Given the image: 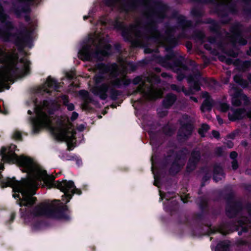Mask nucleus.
<instances>
[{
    "mask_svg": "<svg viewBox=\"0 0 251 251\" xmlns=\"http://www.w3.org/2000/svg\"><path fill=\"white\" fill-rule=\"evenodd\" d=\"M18 151L15 145H11L7 148L2 147L0 154L4 162L16 163L19 165L23 172L27 173L28 177L17 181L15 178H7L1 181L2 187H11L14 198H18L20 206H28L32 205L36 198L33 197L38 186L43 181L45 184L50 188L56 187L64 193L62 201L68 202L74 194L80 195L81 191L76 189L73 181L63 180L54 181L52 176H49L46 172L29 157L21 155L18 156L16 151Z\"/></svg>",
    "mask_w": 251,
    "mask_h": 251,
    "instance_id": "1",
    "label": "nucleus"
},
{
    "mask_svg": "<svg viewBox=\"0 0 251 251\" xmlns=\"http://www.w3.org/2000/svg\"><path fill=\"white\" fill-rule=\"evenodd\" d=\"M33 104L35 116L30 120L32 132L36 133L44 127L49 128L57 140L65 141L69 150H72L75 143V132L68 119L59 120L55 126H51V115L59 108V104L54 100H44L38 104L33 101Z\"/></svg>",
    "mask_w": 251,
    "mask_h": 251,
    "instance_id": "2",
    "label": "nucleus"
},
{
    "mask_svg": "<svg viewBox=\"0 0 251 251\" xmlns=\"http://www.w3.org/2000/svg\"><path fill=\"white\" fill-rule=\"evenodd\" d=\"M95 72L96 84L92 91L103 100L107 98V93L112 99H116L118 93L114 87L127 85L130 83L126 77L125 72L118 73V67L115 64L110 66L100 64L95 69Z\"/></svg>",
    "mask_w": 251,
    "mask_h": 251,
    "instance_id": "3",
    "label": "nucleus"
},
{
    "mask_svg": "<svg viewBox=\"0 0 251 251\" xmlns=\"http://www.w3.org/2000/svg\"><path fill=\"white\" fill-rule=\"evenodd\" d=\"M111 53L110 46L103 35L97 32L90 35L85 40L79 50V58L86 61H97L102 59Z\"/></svg>",
    "mask_w": 251,
    "mask_h": 251,
    "instance_id": "4",
    "label": "nucleus"
},
{
    "mask_svg": "<svg viewBox=\"0 0 251 251\" xmlns=\"http://www.w3.org/2000/svg\"><path fill=\"white\" fill-rule=\"evenodd\" d=\"M18 58L15 53L7 54L0 49V92L5 88L9 89L6 82L12 81L13 76L21 77L25 75V58L18 64Z\"/></svg>",
    "mask_w": 251,
    "mask_h": 251,
    "instance_id": "5",
    "label": "nucleus"
},
{
    "mask_svg": "<svg viewBox=\"0 0 251 251\" xmlns=\"http://www.w3.org/2000/svg\"><path fill=\"white\" fill-rule=\"evenodd\" d=\"M58 201H55L51 204L42 203L36 206L29 216V219H34L42 216H52L58 219H67L68 217L64 216L62 212L67 210V206L61 207ZM28 218L25 217L26 222Z\"/></svg>",
    "mask_w": 251,
    "mask_h": 251,
    "instance_id": "6",
    "label": "nucleus"
},
{
    "mask_svg": "<svg viewBox=\"0 0 251 251\" xmlns=\"http://www.w3.org/2000/svg\"><path fill=\"white\" fill-rule=\"evenodd\" d=\"M133 83L136 85L139 84L136 93L140 92L144 94V97L149 100H153L160 97L162 95V91L161 89H154L152 87L146 88L145 79L140 76L135 78Z\"/></svg>",
    "mask_w": 251,
    "mask_h": 251,
    "instance_id": "7",
    "label": "nucleus"
},
{
    "mask_svg": "<svg viewBox=\"0 0 251 251\" xmlns=\"http://www.w3.org/2000/svg\"><path fill=\"white\" fill-rule=\"evenodd\" d=\"M246 116L251 119V110L246 113L244 110L242 109H232L228 113L229 119L233 121L241 119Z\"/></svg>",
    "mask_w": 251,
    "mask_h": 251,
    "instance_id": "8",
    "label": "nucleus"
},
{
    "mask_svg": "<svg viewBox=\"0 0 251 251\" xmlns=\"http://www.w3.org/2000/svg\"><path fill=\"white\" fill-rule=\"evenodd\" d=\"M58 88V84L54 78L49 76L47 79L45 83L41 87V91L49 93L53 90H56Z\"/></svg>",
    "mask_w": 251,
    "mask_h": 251,
    "instance_id": "9",
    "label": "nucleus"
},
{
    "mask_svg": "<svg viewBox=\"0 0 251 251\" xmlns=\"http://www.w3.org/2000/svg\"><path fill=\"white\" fill-rule=\"evenodd\" d=\"M104 3L108 6H117L122 11L129 9L125 0H103Z\"/></svg>",
    "mask_w": 251,
    "mask_h": 251,
    "instance_id": "10",
    "label": "nucleus"
},
{
    "mask_svg": "<svg viewBox=\"0 0 251 251\" xmlns=\"http://www.w3.org/2000/svg\"><path fill=\"white\" fill-rule=\"evenodd\" d=\"M229 93L232 96V103L235 106H238L241 104L240 100L242 98H247L245 96L242 95L240 92L233 86L230 89Z\"/></svg>",
    "mask_w": 251,
    "mask_h": 251,
    "instance_id": "11",
    "label": "nucleus"
},
{
    "mask_svg": "<svg viewBox=\"0 0 251 251\" xmlns=\"http://www.w3.org/2000/svg\"><path fill=\"white\" fill-rule=\"evenodd\" d=\"M200 152L198 151H194L192 153L191 157L187 165V170L188 171H191L194 169L196 163L200 159Z\"/></svg>",
    "mask_w": 251,
    "mask_h": 251,
    "instance_id": "12",
    "label": "nucleus"
},
{
    "mask_svg": "<svg viewBox=\"0 0 251 251\" xmlns=\"http://www.w3.org/2000/svg\"><path fill=\"white\" fill-rule=\"evenodd\" d=\"M202 97L205 98L201 106V110L202 112L209 111L211 109L212 105V100L207 92L202 93Z\"/></svg>",
    "mask_w": 251,
    "mask_h": 251,
    "instance_id": "13",
    "label": "nucleus"
},
{
    "mask_svg": "<svg viewBox=\"0 0 251 251\" xmlns=\"http://www.w3.org/2000/svg\"><path fill=\"white\" fill-rule=\"evenodd\" d=\"M202 81H204V79L201 77L200 76H198V77L196 78V80L194 78L192 79L190 78H189V82L192 87V91H199L200 89V87L198 84V82H201Z\"/></svg>",
    "mask_w": 251,
    "mask_h": 251,
    "instance_id": "14",
    "label": "nucleus"
},
{
    "mask_svg": "<svg viewBox=\"0 0 251 251\" xmlns=\"http://www.w3.org/2000/svg\"><path fill=\"white\" fill-rule=\"evenodd\" d=\"M176 100V97L172 94L168 95L164 100V105L166 107L172 105Z\"/></svg>",
    "mask_w": 251,
    "mask_h": 251,
    "instance_id": "15",
    "label": "nucleus"
},
{
    "mask_svg": "<svg viewBox=\"0 0 251 251\" xmlns=\"http://www.w3.org/2000/svg\"><path fill=\"white\" fill-rule=\"evenodd\" d=\"M229 243L227 242H221L217 245L215 251H227Z\"/></svg>",
    "mask_w": 251,
    "mask_h": 251,
    "instance_id": "16",
    "label": "nucleus"
},
{
    "mask_svg": "<svg viewBox=\"0 0 251 251\" xmlns=\"http://www.w3.org/2000/svg\"><path fill=\"white\" fill-rule=\"evenodd\" d=\"M61 99L63 100V104L67 106L68 110L72 111L74 109V104L72 103H69L68 98L66 96H62Z\"/></svg>",
    "mask_w": 251,
    "mask_h": 251,
    "instance_id": "17",
    "label": "nucleus"
},
{
    "mask_svg": "<svg viewBox=\"0 0 251 251\" xmlns=\"http://www.w3.org/2000/svg\"><path fill=\"white\" fill-rule=\"evenodd\" d=\"M79 95L82 97L86 103H88L91 101V99L90 98L89 93L87 91L81 90L79 92Z\"/></svg>",
    "mask_w": 251,
    "mask_h": 251,
    "instance_id": "18",
    "label": "nucleus"
},
{
    "mask_svg": "<svg viewBox=\"0 0 251 251\" xmlns=\"http://www.w3.org/2000/svg\"><path fill=\"white\" fill-rule=\"evenodd\" d=\"M151 163H152V167H151V169H152V173L153 174V176H154V185L155 186H156L157 187H159V177L158 176H157V175L155 174V173H154V171L153 170V157L151 158Z\"/></svg>",
    "mask_w": 251,
    "mask_h": 251,
    "instance_id": "19",
    "label": "nucleus"
},
{
    "mask_svg": "<svg viewBox=\"0 0 251 251\" xmlns=\"http://www.w3.org/2000/svg\"><path fill=\"white\" fill-rule=\"evenodd\" d=\"M234 79L235 82L239 83L241 86L244 87L247 86V82L240 78V76L236 75L234 77Z\"/></svg>",
    "mask_w": 251,
    "mask_h": 251,
    "instance_id": "20",
    "label": "nucleus"
},
{
    "mask_svg": "<svg viewBox=\"0 0 251 251\" xmlns=\"http://www.w3.org/2000/svg\"><path fill=\"white\" fill-rule=\"evenodd\" d=\"M209 129V126L207 125L203 124L201 126V127L199 129V134L201 136H204V133Z\"/></svg>",
    "mask_w": 251,
    "mask_h": 251,
    "instance_id": "21",
    "label": "nucleus"
},
{
    "mask_svg": "<svg viewBox=\"0 0 251 251\" xmlns=\"http://www.w3.org/2000/svg\"><path fill=\"white\" fill-rule=\"evenodd\" d=\"M251 68V60L247 61L243 63V71L248 70Z\"/></svg>",
    "mask_w": 251,
    "mask_h": 251,
    "instance_id": "22",
    "label": "nucleus"
},
{
    "mask_svg": "<svg viewBox=\"0 0 251 251\" xmlns=\"http://www.w3.org/2000/svg\"><path fill=\"white\" fill-rule=\"evenodd\" d=\"M124 68H125L126 70H130L133 71L136 68V66L132 63H128L126 66L124 65Z\"/></svg>",
    "mask_w": 251,
    "mask_h": 251,
    "instance_id": "23",
    "label": "nucleus"
},
{
    "mask_svg": "<svg viewBox=\"0 0 251 251\" xmlns=\"http://www.w3.org/2000/svg\"><path fill=\"white\" fill-rule=\"evenodd\" d=\"M27 38L25 37L24 38L21 39L20 41H17L16 42V44L18 45L21 44L22 47H24L26 46V41L27 40Z\"/></svg>",
    "mask_w": 251,
    "mask_h": 251,
    "instance_id": "24",
    "label": "nucleus"
},
{
    "mask_svg": "<svg viewBox=\"0 0 251 251\" xmlns=\"http://www.w3.org/2000/svg\"><path fill=\"white\" fill-rule=\"evenodd\" d=\"M223 177V174L222 172L218 174L215 173L213 176V179L215 181H218L219 180L221 179Z\"/></svg>",
    "mask_w": 251,
    "mask_h": 251,
    "instance_id": "25",
    "label": "nucleus"
},
{
    "mask_svg": "<svg viewBox=\"0 0 251 251\" xmlns=\"http://www.w3.org/2000/svg\"><path fill=\"white\" fill-rule=\"evenodd\" d=\"M6 20V16L3 12L1 7L0 6V20L2 23H4Z\"/></svg>",
    "mask_w": 251,
    "mask_h": 251,
    "instance_id": "26",
    "label": "nucleus"
},
{
    "mask_svg": "<svg viewBox=\"0 0 251 251\" xmlns=\"http://www.w3.org/2000/svg\"><path fill=\"white\" fill-rule=\"evenodd\" d=\"M13 138L16 140H19L21 137V133L20 131H15L13 133Z\"/></svg>",
    "mask_w": 251,
    "mask_h": 251,
    "instance_id": "27",
    "label": "nucleus"
},
{
    "mask_svg": "<svg viewBox=\"0 0 251 251\" xmlns=\"http://www.w3.org/2000/svg\"><path fill=\"white\" fill-rule=\"evenodd\" d=\"M138 26L136 25H131L130 27V28H129V32L131 33H135V34H136V31L138 29Z\"/></svg>",
    "mask_w": 251,
    "mask_h": 251,
    "instance_id": "28",
    "label": "nucleus"
},
{
    "mask_svg": "<svg viewBox=\"0 0 251 251\" xmlns=\"http://www.w3.org/2000/svg\"><path fill=\"white\" fill-rule=\"evenodd\" d=\"M154 38H155L157 41L160 42L161 44L163 45H166V43L164 42H162L160 35L158 33H155V36L154 37Z\"/></svg>",
    "mask_w": 251,
    "mask_h": 251,
    "instance_id": "29",
    "label": "nucleus"
},
{
    "mask_svg": "<svg viewBox=\"0 0 251 251\" xmlns=\"http://www.w3.org/2000/svg\"><path fill=\"white\" fill-rule=\"evenodd\" d=\"M171 88L173 89V90H176L178 92H179L181 90L183 91V92H184V88L183 87H181V88H178L176 85H172L171 86Z\"/></svg>",
    "mask_w": 251,
    "mask_h": 251,
    "instance_id": "30",
    "label": "nucleus"
},
{
    "mask_svg": "<svg viewBox=\"0 0 251 251\" xmlns=\"http://www.w3.org/2000/svg\"><path fill=\"white\" fill-rule=\"evenodd\" d=\"M228 108V105L226 103H222L221 105V110L223 112L226 111Z\"/></svg>",
    "mask_w": 251,
    "mask_h": 251,
    "instance_id": "31",
    "label": "nucleus"
},
{
    "mask_svg": "<svg viewBox=\"0 0 251 251\" xmlns=\"http://www.w3.org/2000/svg\"><path fill=\"white\" fill-rule=\"evenodd\" d=\"M238 167V163L236 160H234L232 162V168L233 170H236Z\"/></svg>",
    "mask_w": 251,
    "mask_h": 251,
    "instance_id": "32",
    "label": "nucleus"
},
{
    "mask_svg": "<svg viewBox=\"0 0 251 251\" xmlns=\"http://www.w3.org/2000/svg\"><path fill=\"white\" fill-rule=\"evenodd\" d=\"M0 35L3 37L5 40H8L10 39V37L9 35H7V33L4 32L1 33Z\"/></svg>",
    "mask_w": 251,
    "mask_h": 251,
    "instance_id": "33",
    "label": "nucleus"
},
{
    "mask_svg": "<svg viewBox=\"0 0 251 251\" xmlns=\"http://www.w3.org/2000/svg\"><path fill=\"white\" fill-rule=\"evenodd\" d=\"M188 129V132H187V134H189L190 133V132L192 130V127L191 126H183L181 130H184V129Z\"/></svg>",
    "mask_w": 251,
    "mask_h": 251,
    "instance_id": "34",
    "label": "nucleus"
},
{
    "mask_svg": "<svg viewBox=\"0 0 251 251\" xmlns=\"http://www.w3.org/2000/svg\"><path fill=\"white\" fill-rule=\"evenodd\" d=\"M78 114L75 112H74L73 113H72V116H71V120L72 121H74L75 119H77V118L78 117Z\"/></svg>",
    "mask_w": 251,
    "mask_h": 251,
    "instance_id": "35",
    "label": "nucleus"
},
{
    "mask_svg": "<svg viewBox=\"0 0 251 251\" xmlns=\"http://www.w3.org/2000/svg\"><path fill=\"white\" fill-rule=\"evenodd\" d=\"M237 156V153L235 151H232L230 154V157L231 159L235 160Z\"/></svg>",
    "mask_w": 251,
    "mask_h": 251,
    "instance_id": "36",
    "label": "nucleus"
},
{
    "mask_svg": "<svg viewBox=\"0 0 251 251\" xmlns=\"http://www.w3.org/2000/svg\"><path fill=\"white\" fill-rule=\"evenodd\" d=\"M159 195H160V200H162L163 199H166L167 200H168L169 198L165 195V196H163L162 193L159 191Z\"/></svg>",
    "mask_w": 251,
    "mask_h": 251,
    "instance_id": "37",
    "label": "nucleus"
},
{
    "mask_svg": "<svg viewBox=\"0 0 251 251\" xmlns=\"http://www.w3.org/2000/svg\"><path fill=\"white\" fill-rule=\"evenodd\" d=\"M85 128V126L83 125H80L77 126V129L79 131H82Z\"/></svg>",
    "mask_w": 251,
    "mask_h": 251,
    "instance_id": "38",
    "label": "nucleus"
},
{
    "mask_svg": "<svg viewBox=\"0 0 251 251\" xmlns=\"http://www.w3.org/2000/svg\"><path fill=\"white\" fill-rule=\"evenodd\" d=\"M239 43L242 45H244L247 43V41L243 39H241L238 41Z\"/></svg>",
    "mask_w": 251,
    "mask_h": 251,
    "instance_id": "39",
    "label": "nucleus"
},
{
    "mask_svg": "<svg viewBox=\"0 0 251 251\" xmlns=\"http://www.w3.org/2000/svg\"><path fill=\"white\" fill-rule=\"evenodd\" d=\"M212 135L215 138H218L219 136V133L218 132L216 131H212Z\"/></svg>",
    "mask_w": 251,
    "mask_h": 251,
    "instance_id": "40",
    "label": "nucleus"
},
{
    "mask_svg": "<svg viewBox=\"0 0 251 251\" xmlns=\"http://www.w3.org/2000/svg\"><path fill=\"white\" fill-rule=\"evenodd\" d=\"M217 120L219 123V124L221 125L223 124V120L220 118L219 117V116H217Z\"/></svg>",
    "mask_w": 251,
    "mask_h": 251,
    "instance_id": "41",
    "label": "nucleus"
},
{
    "mask_svg": "<svg viewBox=\"0 0 251 251\" xmlns=\"http://www.w3.org/2000/svg\"><path fill=\"white\" fill-rule=\"evenodd\" d=\"M6 25L7 27H8L7 31H9V28L11 27V23H9V22H7V23H6Z\"/></svg>",
    "mask_w": 251,
    "mask_h": 251,
    "instance_id": "42",
    "label": "nucleus"
},
{
    "mask_svg": "<svg viewBox=\"0 0 251 251\" xmlns=\"http://www.w3.org/2000/svg\"><path fill=\"white\" fill-rule=\"evenodd\" d=\"M184 77V75H179L177 76V79L179 80H181Z\"/></svg>",
    "mask_w": 251,
    "mask_h": 251,
    "instance_id": "43",
    "label": "nucleus"
},
{
    "mask_svg": "<svg viewBox=\"0 0 251 251\" xmlns=\"http://www.w3.org/2000/svg\"><path fill=\"white\" fill-rule=\"evenodd\" d=\"M161 75L164 77H167L168 76V75H167V73H163L161 74Z\"/></svg>",
    "mask_w": 251,
    "mask_h": 251,
    "instance_id": "44",
    "label": "nucleus"
},
{
    "mask_svg": "<svg viewBox=\"0 0 251 251\" xmlns=\"http://www.w3.org/2000/svg\"><path fill=\"white\" fill-rule=\"evenodd\" d=\"M233 145L232 143H231V142H229L228 144V147L229 148H232L233 147Z\"/></svg>",
    "mask_w": 251,
    "mask_h": 251,
    "instance_id": "45",
    "label": "nucleus"
},
{
    "mask_svg": "<svg viewBox=\"0 0 251 251\" xmlns=\"http://www.w3.org/2000/svg\"><path fill=\"white\" fill-rule=\"evenodd\" d=\"M191 99L195 102H197V99L194 97H191Z\"/></svg>",
    "mask_w": 251,
    "mask_h": 251,
    "instance_id": "46",
    "label": "nucleus"
},
{
    "mask_svg": "<svg viewBox=\"0 0 251 251\" xmlns=\"http://www.w3.org/2000/svg\"><path fill=\"white\" fill-rule=\"evenodd\" d=\"M164 65L165 67H167V68H170L174 69V68H173V66H170V65H169V66H167V65H165V64H164V65Z\"/></svg>",
    "mask_w": 251,
    "mask_h": 251,
    "instance_id": "47",
    "label": "nucleus"
},
{
    "mask_svg": "<svg viewBox=\"0 0 251 251\" xmlns=\"http://www.w3.org/2000/svg\"><path fill=\"white\" fill-rule=\"evenodd\" d=\"M27 112L28 114H31L32 113L31 111L30 110H28Z\"/></svg>",
    "mask_w": 251,
    "mask_h": 251,
    "instance_id": "48",
    "label": "nucleus"
},
{
    "mask_svg": "<svg viewBox=\"0 0 251 251\" xmlns=\"http://www.w3.org/2000/svg\"><path fill=\"white\" fill-rule=\"evenodd\" d=\"M239 224V226H242V225H244V223H242V222H240V223Z\"/></svg>",
    "mask_w": 251,
    "mask_h": 251,
    "instance_id": "49",
    "label": "nucleus"
},
{
    "mask_svg": "<svg viewBox=\"0 0 251 251\" xmlns=\"http://www.w3.org/2000/svg\"><path fill=\"white\" fill-rule=\"evenodd\" d=\"M83 18H84V20H86V19H87V18H88V17H87V16H84L83 17Z\"/></svg>",
    "mask_w": 251,
    "mask_h": 251,
    "instance_id": "50",
    "label": "nucleus"
},
{
    "mask_svg": "<svg viewBox=\"0 0 251 251\" xmlns=\"http://www.w3.org/2000/svg\"><path fill=\"white\" fill-rule=\"evenodd\" d=\"M220 232H221V233H222L223 234H226V233L224 232V231H223L222 230Z\"/></svg>",
    "mask_w": 251,
    "mask_h": 251,
    "instance_id": "51",
    "label": "nucleus"
},
{
    "mask_svg": "<svg viewBox=\"0 0 251 251\" xmlns=\"http://www.w3.org/2000/svg\"><path fill=\"white\" fill-rule=\"evenodd\" d=\"M230 55L233 56H235L236 55V54L235 53H233V54H230Z\"/></svg>",
    "mask_w": 251,
    "mask_h": 251,
    "instance_id": "52",
    "label": "nucleus"
},
{
    "mask_svg": "<svg viewBox=\"0 0 251 251\" xmlns=\"http://www.w3.org/2000/svg\"><path fill=\"white\" fill-rule=\"evenodd\" d=\"M181 200L183 201V202H186V201H185L182 198H181Z\"/></svg>",
    "mask_w": 251,
    "mask_h": 251,
    "instance_id": "53",
    "label": "nucleus"
},
{
    "mask_svg": "<svg viewBox=\"0 0 251 251\" xmlns=\"http://www.w3.org/2000/svg\"><path fill=\"white\" fill-rule=\"evenodd\" d=\"M249 79L250 81L251 82V75L250 76Z\"/></svg>",
    "mask_w": 251,
    "mask_h": 251,
    "instance_id": "54",
    "label": "nucleus"
},
{
    "mask_svg": "<svg viewBox=\"0 0 251 251\" xmlns=\"http://www.w3.org/2000/svg\"><path fill=\"white\" fill-rule=\"evenodd\" d=\"M226 62H227L228 63H230V61L229 60H226Z\"/></svg>",
    "mask_w": 251,
    "mask_h": 251,
    "instance_id": "55",
    "label": "nucleus"
},
{
    "mask_svg": "<svg viewBox=\"0 0 251 251\" xmlns=\"http://www.w3.org/2000/svg\"><path fill=\"white\" fill-rule=\"evenodd\" d=\"M12 219H13V218H14V215H12Z\"/></svg>",
    "mask_w": 251,
    "mask_h": 251,
    "instance_id": "56",
    "label": "nucleus"
},
{
    "mask_svg": "<svg viewBox=\"0 0 251 251\" xmlns=\"http://www.w3.org/2000/svg\"><path fill=\"white\" fill-rule=\"evenodd\" d=\"M147 81H149V78H147Z\"/></svg>",
    "mask_w": 251,
    "mask_h": 251,
    "instance_id": "57",
    "label": "nucleus"
},
{
    "mask_svg": "<svg viewBox=\"0 0 251 251\" xmlns=\"http://www.w3.org/2000/svg\"><path fill=\"white\" fill-rule=\"evenodd\" d=\"M28 36V38H29L30 35L29 34Z\"/></svg>",
    "mask_w": 251,
    "mask_h": 251,
    "instance_id": "58",
    "label": "nucleus"
}]
</instances>
